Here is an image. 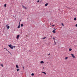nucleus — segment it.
<instances>
[{"instance_id":"nucleus-1","label":"nucleus","mask_w":77,"mask_h":77,"mask_svg":"<svg viewBox=\"0 0 77 77\" xmlns=\"http://www.w3.org/2000/svg\"><path fill=\"white\" fill-rule=\"evenodd\" d=\"M8 47H10V48H11V49H13V48H15V46L12 47V45H9Z\"/></svg>"},{"instance_id":"nucleus-2","label":"nucleus","mask_w":77,"mask_h":77,"mask_svg":"<svg viewBox=\"0 0 77 77\" xmlns=\"http://www.w3.org/2000/svg\"><path fill=\"white\" fill-rule=\"evenodd\" d=\"M71 55L72 57H73V58H75V56H74V54H71Z\"/></svg>"},{"instance_id":"nucleus-3","label":"nucleus","mask_w":77,"mask_h":77,"mask_svg":"<svg viewBox=\"0 0 77 77\" xmlns=\"http://www.w3.org/2000/svg\"><path fill=\"white\" fill-rule=\"evenodd\" d=\"M19 38H20V35H18L17 36V39H19Z\"/></svg>"},{"instance_id":"nucleus-4","label":"nucleus","mask_w":77,"mask_h":77,"mask_svg":"<svg viewBox=\"0 0 77 77\" xmlns=\"http://www.w3.org/2000/svg\"><path fill=\"white\" fill-rule=\"evenodd\" d=\"M22 7L24 8V9H27V8L26 7H24L23 5L22 6Z\"/></svg>"},{"instance_id":"nucleus-5","label":"nucleus","mask_w":77,"mask_h":77,"mask_svg":"<svg viewBox=\"0 0 77 77\" xmlns=\"http://www.w3.org/2000/svg\"><path fill=\"white\" fill-rule=\"evenodd\" d=\"M16 67L17 68H19V67L17 65H16Z\"/></svg>"},{"instance_id":"nucleus-6","label":"nucleus","mask_w":77,"mask_h":77,"mask_svg":"<svg viewBox=\"0 0 77 77\" xmlns=\"http://www.w3.org/2000/svg\"><path fill=\"white\" fill-rule=\"evenodd\" d=\"M42 72V73H44L45 74V75H46L47 74V73H45V72Z\"/></svg>"},{"instance_id":"nucleus-7","label":"nucleus","mask_w":77,"mask_h":77,"mask_svg":"<svg viewBox=\"0 0 77 77\" xmlns=\"http://www.w3.org/2000/svg\"><path fill=\"white\" fill-rule=\"evenodd\" d=\"M40 63H44V62L43 61H42L40 62Z\"/></svg>"},{"instance_id":"nucleus-8","label":"nucleus","mask_w":77,"mask_h":77,"mask_svg":"<svg viewBox=\"0 0 77 77\" xmlns=\"http://www.w3.org/2000/svg\"><path fill=\"white\" fill-rule=\"evenodd\" d=\"M72 51V49L71 48L69 49V51Z\"/></svg>"},{"instance_id":"nucleus-9","label":"nucleus","mask_w":77,"mask_h":77,"mask_svg":"<svg viewBox=\"0 0 77 77\" xmlns=\"http://www.w3.org/2000/svg\"><path fill=\"white\" fill-rule=\"evenodd\" d=\"M1 65L2 67H3L4 66H3V64H1Z\"/></svg>"},{"instance_id":"nucleus-10","label":"nucleus","mask_w":77,"mask_h":77,"mask_svg":"<svg viewBox=\"0 0 77 77\" xmlns=\"http://www.w3.org/2000/svg\"><path fill=\"white\" fill-rule=\"evenodd\" d=\"M52 32L53 33H56V31H55V30H53L52 31Z\"/></svg>"},{"instance_id":"nucleus-11","label":"nucleus","mask_w":77,"mask_h":77,"mask_svg":"<svg viewBox=\"0 0 77 77\" xmlns=\"http://www.w3.org/2000/svg\"><path fill=\"white\" fill-rule=\"evenodd\" d=\"M45 6H48V3L46 4Z\"/></svg>"},{"instance_id":"nucleus-12","label":"nucleus","mask_w":77,"mask_h":77,"mask_svg":"<svg viewBox=\"0 0 77 77\" xmlns=\"http://www.w3.org/2000/svg\"><path fill=\"white\" fill-rule=\"evenodd\" d=\"M67 59H68V57H66L64 58V59H65V60H67Z\"/></svg>"},{"instance_id":"nucleus-13","label":"nucleus","mask_w":77,"mask_h":77,"mask_svg":"<svg viewBox=\"0 0 77 77\" xmlns=\"http://www.w3.org/2000/svg\"><path fill=\"white\" fill-rule=\"evenodd\" d=\"M17 72H18V71H19V70H20V69H17Z\"/></svg>"},{"instance_id":"nucleus-14","label":"nucleus","mask_w":77,"mask_h":77,"mask_svg":"<svg viewBox=\"0 0 77 77\" xmlns=\"http://www.w3.org/2000/svg\"><path fill=\"white\" fill-rule=\"evenodd\" d=\"M31 75H32V76H33V75H34V73H32L31 74Z\"/></svg>"},{"instance_id":"nucleus-15","label":"nucleus","mask_w":77,"mask_h":77,"mask_svg":"<svg viewBox=\"0 0 77 77\" xmlns=\"http://www.w3.org/2000/svg\"><path fill=\"white\" fill-rule=\"evenodd\" d=\"M9 28H10V26H7V29H9Z\"/></svg>"},{"instance_id":"nucleus-16","label":"nucleus","mask_w":77,"mask_h":77,"mask_svg":"<svg viewBox=\"0 0 77 77\" xmlns=\"http://www.w3.org/2000/svg\"><path fill=\"white\" fill-rule=\"evenodd\" d=\"M20 25H19L17 27V28H18V29H20Z\"/></svg>"},{"instance_id":"nucleus-17","label":"nucleus","mask_w":77,"mask_h":77,"mask_svg":"<svg viewBox=\"0 0 77 77\" xmlns=\"http://www.w3.org/2000/svg\"><path fill=\"white\" fill-rule=\"evenodd\" d=\"M76 17H75L74 18V20H75V21L76 20Z\"/></svg>"},{"instance_id":"nucleus-18","label":"nucleus","mask_w":77,"mask_h":77,"mask_svg":"<svg viewBox=\"0 0 77 77\" xmlns=\"http://www.w3.org/2000/svg\"><path fill=\"white\" fill-rule=\"evenodd\" d=\"M21 27H23V24H21Z\"/></svg>"},{"instance_id":"nucleus-19","label":"nucleus","mask_w":77,"mask_h":77,"mask_svg":"<svg viewBox=\"0 0 77 77\" xmlns=\"http://www.w3.org/2000/svg\"><path fill=\"white\" fill-rule=\"evenodd\" d=\"M54 45H56V42H54Z\"/></svg>"},{"instance_id":"nucleus-20","label":"nucleus","mask_w":77,"mask_h":77,"mask_svg":"<svg viewBox=\"0 0 77 77\" xmlns=\"http://www.w3.org/2000/svg\"><path fill=\"white\" fill-rule=\"evenodd\" d=\"M61 25H62L63 26H64V25L63 24V23H61Z\"/></svg>"},{"instance_id":"nucleus-21","label":"nucleus","mask_w":77,"mask_h":77,"mask_svg":"<svg viewBox=\"0 0 77 77\" xmlns=\"http://www.w3.org/2000/svg\"><path fill=\"white\" fill-rule=\"evenodd\" d=\"M5 7H6V4H5L4 5Z\"/></svg>"},{"instance_id":"nucleus-22","label":"nucleus","mask_w":77,"mask_h":77,"mask_svg":"<svg viewBox=\"0 0 77 77\" xmlns=\"http://www.w3.org/2000/svg\"><path fill=\"white\" fill-rule=\"evenodd\" d=\"M53 39H54V40H55V38L53 37Z\"/></svg>"},{"instance_id":"nucleus-23","label":"nucleus","mask_w":77,"mask_h":77,"mask_svg":"<svg viewBox=\"0 0 77 77\" xmlns=\"http://www.w3.org/2000/svg\"><path fill=\"white\" fill-rule=\"evenodd\" d=\"M5 49H6V50L7 51H8V52H9V51H8V50H7V48H5Z\"/></svg>"},{"instance_id":"nucleus-24","label":"nucleus","mask_w":77,"mask_h":77,"mask_svg":"<svg viewBox=\"0 0 77 77\" xmlns=\"http://www.w3.org/2000/svg\"><path fill=\"white\" fill-rule=\"evenodd\" d=\"M45 38H47V37H44L43 39H45Z\"/></svg>"},{"instance_id":"nucleus-25","label":"nucleus","mask_w":77,"mask_h":77,"mask_svg":"<svg viewBox=\"0 0 77 77\" xmlns=\"http://www.w3.org/2000/svg\"><path fill=\"white\" fill-rule=\"evenodd\" d=\"M39 2V0H38L37 1V2Z\"/></svg>"},{"instance_id":"nucleus-26","label":"nucleus","mask_w":77,"mask_h":77,"mask_svg":"<svg viewBox=\"0 0 77 77\" xmlns=\"http://www.w3.org/2000/svg\"><path fill=\"white\" fill-rule=\"evenodd\" d=\"M54 25H52V26H53V27H54Z\"/></svg>"},{"instance_id":"nucleus-27","label":"nucleus","mask_w":77,"mask_h":77,"mask_svg":"<svg viewBox=\"0 0 77 77\" xmlns=\"http://www.w3.org/2000/svg\"><path fill=\"white\" fill-rule=\"evenodd\" d=\"M75 26L77 27V24L75 25Z\"/></svg>"},{"instance_id":"nucleus-28","label":"nucleus","mask_w":77,"mask_h":77,"mask_svg":"<svg viewBox=\"0 0 77 77\" xmlns=\"http://www.w3.org/2000/svg\"><path fill=\"white\" fill-rule=\"evenodd\" d=\"M54 30H56V29H55V28H54Z\"/></svg>"},{"instance_id":"nucleus-29","label":"nucleus","mask_w":77,"mask_h":77,"mask_svg":"<svg viewBox=\"0 0 77 77\" xmlns=\"http://www.w3.org/2000/svg\"><path fill=\"white\" fill-rule=\"evenodd\" d=\"M41 2H42V1H41L40 2V3H41Z\"/></svg>"},{"instance_id":"nucleus-30","label":"nucleus","mask_w":77,"mask_h":77,"mask_svg":"<svg viewBox=\"0 0 77 77\" xmlns=\"http://www.w3.org/2000/svg\"><path fill=\"white\" fill-rule=\"evenodd\" d=\"M23 69H24V66H23Z\"/></svg>"},{"instance_id":"nucleus-31","label":"nucleus","mask_w":77,"mask_h":77,"mask_svg":"<svg viewBox=\"0 0 77 77\" xmlns=\"http://www.w3.org/2000/svg\"><path fill=\"white\" fill-rule=\"evenodd\" d=\"M48 55H50V54H48Z\"/></svg>"},{"instance_id":"nucleus-32","label":"nucleus","mask_w":77,"mask_h":77,"mask_svg":"<svg viewBox=\"0 0 77 77\" xmlns=\"http://www.w3.org/2000/svg\"><path fill=\"white\" fill-rule=\"evenodd\" d=\"M54 42H56V41L55 40H54Z\"/></svg>"},{"instance_id":"nucleus-33","label":"nucleus","mask_w":77,"mask_h":77,"mask_svg":"<svg viewBox=\"0 0 77 77\" xmlns=\"http://www.w3.org/2000/svg\"><path fill=\"white\" fill-rule=\"evenodd\" d=\"M8 26V25H7L6 26V27H7V26Z\"/></svg>"},{"instance_id":"nucleus-34","label":"nucleus","mask_w":77,"mask_h":77,"mask_svg":"<svg viewBox=\"0 0 77 77\" xmlns=\"http://www.w3.org/2000/svg\"><path fill=\"white\" fill-rule=\"evenodd\" d=\"M0 23H1V22L0 21Z\"/></svg>"},{"instance_id":"nucleus-35","label":"nucleus","mask_w":77,"mask_h":77,"mask_svg":"<svg viewBox=\"0 0 77 77\" xmlns=\"http://www.w3.org/2000/svg\"><path fill=\"white\" fill-rule=\"evenodd\" d=\"M27 37H29V36H27Z\"/></svg>"},{"instance_id":"nucleus-36","label":"nucleus","mask_w":77,"mask_h":77,"mask_svg":"<svg viewBox=\"0 0 77 77\" xmlns=\"http://www.w3.org/2000/svg\"><path fill=\"white\" fill-rule=\"evenodd\" d=\"M47 63H48V62H47Z\"/></svg>"},{"instance_id":"nucleus-37","label":"nucleus","mask_w":77,"mask_h":77,"mask_svg":"<svg viewBox=\"0 0 77 77\" xmlns=\"http://www.w3.org/2000/svg\"><path fill=\"white\" fill-rule=\"evenodd\" d=\"M26 36H27V35H26Z\"/></svg>"},{"instance_id":"nucleus-38","label":"nucleus","mask_w":77,"mask_h":77,"mask_svg":"<svg viewBox=\"0 0 77 77\" xmlns=\"http://www.w3.org/2000/svg\"><path fill=\"white\" fill-rule=\"evenodd\" d=\"M52 37V36H51V37Z\"/></svg>"}]
</instances>
